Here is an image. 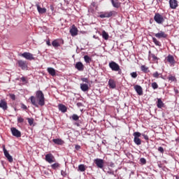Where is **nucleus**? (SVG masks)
<instances>
[{
	"label": "nucleus",
	"mask_w": 179,
	"mask_h": 179,
	"mask_svg": "<svg viewBox=\"0 0 179 179\" xmlns=\"http://www.w3.org/2000/svg\"><path fill=\"white\" fill-rule=\"evenodd\" d=\"M29 100L31 105H33L36 108H38L39 106H44L45 104V95L41 90L36 91L35 96H31L29 97Z\"/></svg>",
	"instance_id": "f257e3e1"
},
{
	"label": "nucleus",
	"mask_w": 179,
	"mask_h": 179,
	"mask_svg": "<svg viewBox=\"0 0 179 179\" xmlns=\"http://www.w3.org/2000/svg\"><path fill=\"white\" fill-rule=\"evenodd\" d=\"M109 68L113 71H115V72H118L119 74H121V69H120V65L116 63L115 62H110L109 63Z\"/></svg>",
	"instance_id": "f03ea898"
},
{
	"label": "nucleus",
	"mask_w": 179,
	"mask_h": 179,
	"mask_svg": "<svg viewBox=\"0 0 179 179\" xmlns=\"http://www.w3.org/2000/svg\"><path fill=\"white\" fill-rule=\"evenodd\" d=\"M134 136V142L136 145H141L142 144V141L140 138L142 136V134L139 131H135L133 134Z\"/></svg>",
	"instance_id": "7ed1b4c3"
},
{
	"label": "nucleus",
	"mask_w": 179,
	"mask_h": 179,
	"mask_svg": "<svg viewBox=\"0 0 179 179\" xmlns=\"http://www.w3.org/2000/svg\"><path fill=\"white\" fill-rule=\"evenodd\" d=\"M117 13L115 10L109 11V12H105L99 15V17L101 19L104 18H110L113 16H116Z\"/></svg>",
	"instance_id": "20e7f679"
},
{
	"label": "nucleus",
	"mask_w": 179,
	"mask_h": 179,
	"mask_svg": "<svg viewBox=\"0 0 179 179\" xmlns=\"http://www.w3.org/2000/svg\"><path fill=\"white\" fill-rule=\"evenodd\" d=\"M154 20L157 24H162L164 22V17L160 15V13H155V15L154 16Z\"/></svg>",
	"instance_id": "39448f33"
},
{
	"label": "nucleus",
	"mask_w": 179,
	"mask_h": 179,
	"mask_svg": "<svg viewBox=\"0 0 179 179\" xmlns=\"http://www.w3.org/2000/svg\"><path fill=\"white\" fill-rule=\"evenodd\" d=\"M10 131H11L12 135L16 138H20L22 136L21 131H19L15 127H11Z\"/></svg>",
	"instance_id": "423d86ee"
},
{
	"label": "nucleus",
	"mask_w": 179,
	"mask_h": 179,
	"mask_svg": "<svg viewBox=\"0 0 179 179\" xmlns=\"http://www.w3.org/2000/svg\"><path fill=\"white\" fill-rule=\"evenodd\" d=\"M21 57L29 61H32L34 59L33 54L27 52H23L21 55Z\"/></svg>",
	"instance_id": "0eeeda50"
},
{
	"label": "nucleus",
	"mask_w": 179,
	"mask_h": 179,
	"mask_svg": "<svg viewBox=\"0 0 179 179\" xmlns=\"http://www.w3.org/2000/svg\"><path fill=\"white\" fill-rule=\"evenodd\" d=\"M3 152L4 156H5L6 158L8 159V161L10 163L13 162V156L10 155V153H9L8 151L6 149L5 147L3 148Z\"/></svg>",
	"instance_id": "6e6552de"
},
{
	"label": "nucleus",
	"mask_w": 179,
	"mask_h": 179,
	"mask_svg": "<svg viewBox=\"0 0 179 179\" xmlns=\"http://www.w3.org/2000/svg\"><path fill=\"white\" fill-rule=\"evenodd\" d=\"M94 162L99 169H103L104 166V161L102 159L96 158L94 159Z\"/></svg>",
	"instance_id": "1a4fd4ad"
},
{
	"label": "nucleus",
	"mask_w": 179,
	"mask_h": 179,
	"mask_svg": "<svg viewBox=\"0 0 179 179\" xmlns=\"http://www.w3.org/2000/svg\"><path fill=\"white\" fill-rule=\"evenodd\" d=\"M69 33L72 37H75L78 35V29L76 25L73 24L71 26V29H70Z\"/></svg>",
	"instance_id": "9d476101"
},
{
	"label": "nucleus",
	"mask_w": 179,
	"mask_h": 179,
	"mask_svg": "<svg viewBox=\"0 0 179 179\" xmlns=\"http://www.w3.org/2000/svg\"><path fill=\"white\" fill-rule=\"evenodd\" d=\"M45 161L49 164H52L55 162V157L52 153H48L45 155Z\"/></svg>",
	"instance_id": "9b49d317"
},
{
	"label": "nucleus",
	"mask_w": 179,
	"mask_h": 179,
	"mask_svg": "<svg viewBox=\"0 0 179 179\" xmlns=\"http://www.w3.org/2000/svg\"><path fill=\"white\" fill-rule=\"evenodd\" d=\"M64 40L59 41L57 39H55L52 42V45L54 48H59L61 46V45H64Z\"/></svg>",
	"instance_id": "f8f14e48"
},
{
	"label": "nucleus",
	"mask_w": 179,
	"mask_h": 179,
	"mask_svg": "<svg viewBox=\"0 0 179 179\" xmlns=\"http://www.w3.org/2000/svg\"><path fill=\"white\" fill-rule=\"evenodd\" d=\"M17 64L20 68H21L22 70H26L27 69V62L23 60H18Z\"/></svg>",
	"instance_id": "ddd939ff"
},
{
	"label": "nucleus",
	"mask_w": 179,
	"mask_h": 179,
	"mask_svg": "<svg viewBox=\"0 0 179 179\" xmlns=\"http://www.w3.org/2000/svg\"><path fill=\"white\" fill-rule=\"evenodd\" d=\"M134 90H135L136 92L138 94V95H139V96L143 95V90L141 85H135Z\"/></svg>",
	"instance_id": "4468645a"
},
{
	"label": "nucleus",
	"mask_w": 179,
	"mask_h": 179,
	"mask_svg": "<svg viewBox=\"0 0 179 179\" xmlns=\"http://www.w3.org/2000/svg\"><path fill=\"white\" fill-rule=\"evenodd\" d=\"M155 36L159 39L166 38L167 37V34L163 31H159L158 33L155 34Z\"/></svg>",
	"instance_id": "2eb2a0df"
},
{
	"label": "nucleus",
	"mask_w": 179,
	"mask_h": 179,
	"mask_svg": "<svg viewBox=\"0 0 179 179\" xmlns=\"http://www.w3.org/2000/svg\"><path fill=\"white\" fill-rule=\"evenodd\" d=\"M169 6L171 9H176L178 7V2L176 0H169Z\"/></svg>",
	"instance_id": "dca6fc26"
},
{
	"label": "nucleus",
	"mask_w": 179,
	"mask_h": 179,
	"mask_svg": "<svg viewBox=\"0 0 179 179\" xmlns=\"http://www.w3.org/2000/svg\"><path fill=\"white\" fill-rule=\"evenodd\" d=\"M111 4L115 8H120L121 7V3L119 0H110Z\"/></svg>",
	"instance_id": "f3484780"
},
{
	"label": "nucleus",
	"mask_w": 179,
	"mask_h": 179,
	"mask_svg": "<svg viewBox=\"0 0 179 179\" xmlns=\"http://www.w3.org/2000/svg\"><path fill=\"white\" fill-rule=\"evenodd\" d=\"M80 86L81 91L83 92H87L90 90L89 85L87 83H80Z\"/></svg>",
	"instance_id": "a211bd4d"
},
{
	"label": "nucleus",
	"mask_w": 179,
	"mask_h": 179,
	"mask_svg": "<svg viewBox=\"0 0 179 179\" xmlns=\"http://www.w3.org/2000/svg\"><path fill=\"white\" fill-rule=\"evenodd\" d=\"M0 108H1L3 111L7 110L8 105L7 102L5 100L0 101Z\"/></svg>",
	"instance_id": "6ab92c4d"
},
{
	"label": "nucleus",
	"mask_w": 179,
	"mask_h": 179,
	"mask_svg": "<svg viewBox=\"0 0 179 179\" xmlns=\"http://www.w3.org/2000/svg\"><path fill=\"white\" fill-rule=\"evenodd\" d=\"M75 68L78 71H84V65L81 62H78L76 64Z\"/></svg>",
	"instance_id": "aec40b11"
},
{
	"label": "nucleus",
	"mask_w": 179,
	"mask_h": 179,
	"mask_svg": "<svg viewBox=\"0 0 179 179\" xmlns=\"http://www.w3.org/2000/svg\"><path fill=\"white\" fill-rule=\"evenodd\" d=\"M58 108L59 110L61 111L62 113H65L67 112V107L62 103H59L58 105Z\"/></svg>",
	"instance_id": "412c9836"
},
{
	"label": "nucleus",
	"mask_w": 179,
	"mask_h": 179,
	"mask_svg": "<svg viewBox=\"0 0 179 179\" xmlns=\"http://www.w3.org/2000/svg\"><path fill=\"white\" fill-rule=\"evenodd\" d=\"M36 8L39 14H44L47 11L45 8H41L38 4L36 5Z\"/></svg>",
	"instance_id": "4be33fe9"
},
{
	"label": "nucleus",
	"mask_w": 179,
	"mask_h": 179,
	"mask_svg": "<svg viewBox=\"0 0 179 179\" xmlns=\"http://www.w3.org/2000/svg\"><path fill=\"white\" fill-rule=\"evenodd\" d=\"M167 62L171 64H174L176 63V61L174 60V57L171 55H169L166 57Z\"/></svg>",
	"instance_id": "5701e85b"
},
{
	"label": "nucleus",
	"mask_w": 179,
	"mask_h": 179,
	"mask_svg": "<svg viewBox=\"0 0 179 179\" xmlns=\"http://www.w3.org/2000/svg\"><path fill=\"white\" fill-rule=\"evenodd\" d=\"M47 71L48 72V73L51 76H56V70L54 68L52 67H48L47 69Z\"/></svg>",
	"instance_id": "b1692460"
},
{
	"label": "nucleus",
	"mask_w": 179,
	"mask_h": 179,
	"mask_svg": "<svg viewBox=\"0 0 179 179\" xmlns=\"http://www.w3.org/2000/svg\"><path fill=\"white\" fill-rule=\"evenodd\" d=\"M108 85H109V87L111 88V89H115L116 88V83L113 79H110L108 80Z\"/></svg>",
	"instance_id": "393cba45"
},
{
	"label": "nucleus",
	"mask_w": 179,
	"mask_h": 179,
	"mask_svg": "<svg viewBox=\"0 0 179 179\" xmlns=\"http://www.w3.org/2000/svg\"><path fill=\"white\" fill-rule=\"evenodd\" d=\"M52 141L55 144H57V145H62L64 143V141L61 138H54L52 140Z\"/></svg>",
	"instance_id": "a878e982"
},
{
	"label": "nucleus",
	"mask_w": 179,
	"mask_h": 179,
	"mask_svg": "<svg viewBox=\"0 0 179 179\" xmlns=\"http://www.w3.org/2000/svg\"><path fill=\"white\" fill-rule=\"evenodd\" d=\"M157 106L158 108H162L164 106V103L162 101V99L158 98L157 101Z\"/></svg>",
	"instance_id": "bb28decb"
},
{
	"label": "nucleus",
	"mask_w": 179,
	"mask_h": 179,
	"mask_svg": "<svg viewBox=\"0 0 179 179\" xmlns=\"http://www.w3.org/2000/svg\"><path fill=\"white\" fill-rule=\"evenodd\" d=\"M78 171L80 172H85L86 171V166L83 164H79Z\"/></svg>",
	"instance_id": "cd10ccee"
},
{
	"label": "nucleus",
	"mask_w": 179,
	"mask_h": 179,
	"mask_svg": "<svg viewBox=\"0 0 179 179\" xmlns=\"http://www.w3.org/2000/svg\"><path fill=\"white\" fill-rule=\"evenodd\" d=\"M102 38L105 41H108L109 39V34L106 31H102Z\"/></svg>",
	"instance_id": "c85d7f7f"
},
{
	"label": "nucleus",
	"mask_w": 179,
	"mask_h": 179,
	"mask_svg": "<svg viewBox=\"0 0 179 179\" xmlns=\"http://www.w3.org/2000/svg\"><path fill=\"white\" fill-rule=\"evenodd\" d=\"M84 61L86 64H90L92 62V58L89 55H85Z\"/></svg>",
	"instance_id": "c756f323"
},
{
	"label": "nucleus",
	"mask_w": 179,
	"mask_h": 179,
	"mask_svg": "<svg viewBox=\"0 0 179 179\" xmlns=\"http://www.w3.org/2000/svg\"><path fill=\"white\" fill-rule=\"evenodd\" d=\"M152 42L155 43V45L161 47L162 46V43H160V41H159L158 40H157L156 38L153 37L152 38Z\"/></svg>",
	"instance_id": "7c9ffc66"
},
{
	"label": "nucleus",
	"mask_w": 179,
	"mask_h": 179,
	"mask_svg": "<svg viewBox=\"0 0 179 179\" xmlns=\"http://www.w3.org/2000/svg\"><path fill=\"white\" fill-rule=\"evenodd\" d=\"M71 119L75 122H78L79 121L80 117L77 114H73L71 115Z\"/></svg>",
	"instance_id": "2f4dec72"
},
{
	"label": "nucleus",
	"mask_w": 179,
	"mask_h": 179,
	"mask_svg": "<svg viewBox=\"0 0 179 179\" xmlns=\"http://www.w3.org/2000/svg\"><path fill=\"white\" fill-rule=\"evenodd\" d=\"M60 164L59 163H54L51 165V168L54 170H56L57 168H59Z\"/></svg>",
	"instance_id": "473e14b6"
},
{
	"label": "nucleus",
	"mask_w": 179,
	"mask_h": 179,
	"mask_svg": "<svg viewBox=\"0 0 179 179\" xmlns=\"http://www.w3.org/2000/svg\"><path fill=\"white\" fill-rule=\"evenodd\" d=\"M141 71L144 72V73H147L148 71V67H147L145 65H142L141 67Z\"/></svg>",
	"instance_id": "72a5a7b5"
},
{
	"label": "nucleus",
	"mask_w": 179,
	"mask_h": 179,
	"mask_svg": "<svg viewBox=\"0 0 179 179\" xmlns=\"http://www.w3.org/2000/svg\"><path fill=\"white\" fill-rule=\"evenodd\" d=\"M27 120L28 121L29 126H32L34 124V118L27 117Z\"/></svg>",
	"instance_id": "f704fd0d"
},
{
	"label": "nucleus",
	"mask_w": 179,
	"mask_h": 179,
	"mask_svg": "<svg viewBox=\"0 0 179 179\" xmlns=\"http://www.w3.org/2000/svg\"><path fill=\"white\" fill-rule=\"evenodd\" d=\"M151 87L153 90H157L159 88V85H157V83L154 82L151 84Z\"/></svg>",
	"instance_id": "c9c22d12"
},
{
	"label": "nucleus",
	"mask_w": 179,
	"mask_h": 179,
	"mask_svg": "<svg viewBox=\"0 0 179 179\" xmlns=\"http://www.w3.org/2000/svg\"><path fill=\"white\" fill-rule=\"evenodd\" d=\"M168 79L171 82H177V78H176V76H169Z\"/></svg>",
	"instance_id": "e433bc0d"
},
{
	"label": "nucleus",
	"mask_w": 179,
	"mask_h": 179,
	"mask_svg": "<svg viewBox=\"0 0 179 179\" xmlns=\"http://www.w3.org/2000/svg\"><path fill=\"white\" fill-rule=\"evenodd\" d=\"M160 76H162V73H159L157 71H155L154 73H152V77L155 78H159Z\"/></svg>",
	"instance_id": "4c0bfd02"
},
{
	"label": "nucleus",
	"mask_w": 179,
	"mask_h": 179,
	"mask_svg": "<svg viewBox=\"0 0 179 179\" xmlns=\"http://www.w3.org/2000/svg\"><path fill=\"white\" fill-rule=\"evenodd\" d=\"M130 76L132 78L136 79L138 77V73L137 72H132L130 73Z\"/></svg>",
	"instance_id": "58836bf2"
},
{
	"label": "nucleus",
	"mask_w": 179,
	"mask_h": 179,
	"mask_svg": "<svg viewBox=\"0 0 179 179\" xmlns=\"http://www.w3.org/2000/svg\"><path fill=\"white\" fill-rule=\"evenodd\" d=\"M83 122L81 120H78V122H76L73 123V124L78 127H80V124H82Z\"/></svg>",
	"instance_id": "ea45409f"
},
{
	"label": "nucleus",
	"mask_w": 179,
	"mask_h": 179,
	"mask_svg": "<svg viewBox=\"0 0 179 179\" xmlns=\"http://www.w3.org/2000/svg\"><path fill=\"white\" fill-rule=\"evenodd\" d=\"M140 162H141V163L142 164H146V163H147V160H146V159L144 158V157H141V158L140 159Z\"/></svg>",
	"instance_id": "a19ab883"
},
{
	"label": "nucleus",
	"mask_w": 179,
	"mask_h": 179,
	"mask_svg": "<svg viewBox=\"0 0 179 179\" xmlns=\"http://www.w3.org/2000/svg\"><path fill=\"white\" fill-rule=\"evenodd\" d=\"M24 122V119L22 117H17V122L23 123Z\"/></svg>",
	"instance_id": "79ce46f5"
},
{
	"label": "nucleus",
	"mask_w": 179,
	"mask_h": 179,
	"mask_svg": "<svg viewBox=\"0 0 179 179\" xmlns=\"http://www.w3.org/2000/svg\"><path fill=\"white\" fill-rule=\"evenodd\" d=\"M158 151L162 154L164 153V149L162 146L158 148Z\"/></svg>",
	"instance_id": "37998d69"
},
{
	"label": "nucleus",
	"mask_w": 179,
	"mask_h": 179,
	"mask_svg": "<svg viewBox=\"0 0 179 179\" xmlns=\"http://www.w3.org/2000/svg\"><path fill=\"white\" fill-rule=\"evenodd\" d=\"M81 80H82L83 83H89V80H88V78H81Z\"/></svg>",
	"instance_id": "c03bdc74"
},
{
	"label": "nucleus",
	"mask_w": 179,
	"mask_h": 179,
	"mask_svg": "<svg viewBox=\"0 0 179 179\" xmlns=\"http://www.w3.org/2000/svg\"><path fill=\"white\" fill-rule=\"evenodd\" d=\"M142 136L145 141H149V136L148 135L143 134Z\"/></svg>",
	"instance_id": "a18cd8bd"
},
{
	"label": "nucleus",
	"mask_w": 179,
	"mask_h": 179,
	"mask_svg": "<svg viewBox=\"0 0 179 179\" xmlns=\"http://www.w3.org/2000/svg\"><path fill=\"white\" fill-rule=\"evenodd\" d=\"M21 108L23 110H27V106L24 103H21Z\"/></svg>",
	"instance_id": "49530a36"
},
{
	"label": "nucleus",
	"mask_w": 179,
	"mask_h": 179,
	"mask_svg": "<svg viewBox=\"0 0 179 179\" xmlns=\"http://www.w3.org/2000/svg\"><path fill=\"white\" fill-rule=\"evenodd\" d=\"M107 173L110 174V175H115V171H112L111 169H109L108 171H107Z\"/></svg>",
	"instance_id": "de8ad7c7"
},
{
	"label": "nucleus",
	"mask_w": 179,
	"mask_h": 179,
	"mask_svg": "<svg viewBox=\"0 0 179 179\" xmlns=\"http://www.w3.org/2000/svg\"><path fill=\"white\" fill-rule=\"evenodd\" d=\"M10 98L13 100L15 101V95L14 94H10Z\"/></svg>",
	"instance_id": "09e8293b"
},
{
	"label": "nucleus",
	"mask_w": 179,
	"mask_h": 179,
	"mask_svg": "<svg viewBox=\"0 0 179 179\" xmlns=\"http://www.w3.org/2000/svg\"><path fill=\"white\" fill-rule=\"evenodd\" d=\"M61 175L63 176V177H66V172L64 170H62L61 171Z\"/></svg>",
	"instance_id": "8fccbe9b"
},
{
	"label": "nucleus",
	"mask_w": 179,
	"mask_h": 179,
	"mask_svg": "<svg viewBox=\"0 0 179 179\" xmlns=\"http://www.w3.org/2000/svg\"><path fill=\"white\" fill-rule=\"evenodd\" d=\"M20 80H21V81H22V83H26V81H27V80H26V78H25L24 77H22V78H20Z\"/></svg>",
	"instance_id": "3c124183"
},
{
	"label": "nucleus",
	"mask_w": 179,
	"mask_h": 179,
	"mask_svg": "<svg viewBox=\"0 0 179 179\" xmlns=\"http://www.w3.org/2000/svg\"><path fill=\"white\" fill-rule=\"evenodd\" d=\"M110 166L111 168H114V167H115V164H114L113 162H110Z\"/></svg>",
	"instance_id": "603ef678"
},
{
	"label": "nucleus",
	"mask_w": 179,
	"mask_h": 179,
	"mask_svg": "<svg viewBox=\"0 0 179 179\" xmlns=\"http://www.w3.org/2000/svg\"><path fill=\"white\" fill-rule=\"evenodd\" d=\"M46 44H47L48 46H51V43H50V41H47Z\"/></svg>",
	"instance_id": "864d4df0"
},
{
	"label": "nucleus",
	"mask_w": 179,
	"mask_h": 179,
	"mask_svg": "<svg viewBox=\"0 0 179 179\" xmlns=\"http://www.w3.org/2000/svg\"><path fill=\"white\" fill-rule=\"evenodd\" d=\"M83 106V103H80V102L77 103V106H78V107H80V106Z\"/></svg>",
	"instance_id": "5fc2aeb1"
},
{
	"label": "nucleus",
	"mask_w": 179,
	"mask_h": 179,
	"mask_svg": "<svg viewBox=\"0 0 179 179\" xmlns=\"http://www.w3.org/2000/svg\"><path fill=\"white\" fill-rule=\"evenodd\" d=\"M80 145H76V150H78V149H80Z\"/></svg>",
	"instance_id": "6e6d98bb"
},
{
	"label": "nucleus",
	"mask_w": 179,
	"mask_h": 179,
	"mask_svg": "<svg viewBox=\"0 0 179 179\" xmlns=\"http://www.w3.org/2000/svg\"><path fill=\"white\" fill-rule=\"evenodd\" d=\"M93 38H94V39H98L99 37H97L96 36L94 35V36H93Z\"/></svg>",
	"instance_id": "4d7b16f0"
},
{
	"label": "nucleus",
	"mask_w": 179,
	"mask_h": 179,
	"mask_svg": "<svg viewBox=\"0 0 179 179\" xmlns=\"http://www.w3.org/2000/svg\"><path fill=\"white\" fill-rule=\"evenodd\" d=\"M176 94H178V90H174Z\"/></svg>",
	"instance_id": "13d9d810"
},
{
	"label": "nucleus",
	"mask_w": 179,
	"mask_h": 179,
	"mask_svg": "<svg viewBox=\"0 0 179 179\" xmlns=\"http://www.w3.org/2000/svg\"><path fill=\"white\" fill-rule=\"evenodd\" d=\"M153 59H157V57L156 56H154Z\"/></svg>",
	"instance_id": "bf43d9fd"
}]
</instances>
